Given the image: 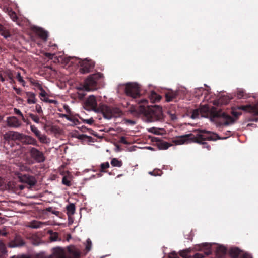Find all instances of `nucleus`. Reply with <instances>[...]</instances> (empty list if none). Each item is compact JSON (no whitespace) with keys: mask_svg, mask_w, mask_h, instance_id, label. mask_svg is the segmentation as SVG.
Returning a JSON list of instances; mask_svg holds the SVG:
<instances>
[{"mask_svg":"<svg viewBox=\"0 0 258 258\" xmlns=\"http://www.w3.org/2000/svg\"><path fill=\"white\" fill-rule=\"evenodd\" d=\"M221 139L216 133L206 130H198L195 134L190 133L177 137L174 143L178 145L185 143H196L202 145L203 148L209 150L211 147L205 141H216Z\"/></svg>","mask_w":258,"mask_h":258,"instance_id":"obj_1","label":"nucleus"},{"mask_svg":"<svg viewBox=\"0 0 258 258\" xmlns=\"http://www.w3.org/2000/svg\"><path fill=\"white\" fill-rule=\"evenodd\" d=\"M85 106L86 109L101 113L103 117L107 119L120 117L122 114L121 110L117 107H112L105 104H100L98 107L96 98L94 95H90L87 98Z\"/></svg>","mask_w":258,"mask_h":258,"instance_id":"obj_2","label":"nucleus"},{"mask_svg":"<svg viewBox=\"0 0 258 258\" xmlns=\"http://www.w3.org/2000/svg\"><path fill=\"white\" fill-rule=\"evenodd\" d=\"M141 111L145 114L147 120L149 122L162 121L164 119L162 107L158 106H145L148 103V100L142 99L138 100Z\"/></svg>","mask_w":258,"mask_h":258,"instance_id":"obj_3","label":"nucleus"},{"mask_svg":"<svg viewBox=\"0 0 258 258\" xmlns=\"http://www.w3.org/2000/svg\"><path fill=\"white\" fill-rule=\"evenodd\" d=\"M234 117L226 114L221 110H216L212 112L211 115L213 121L218 125H229L234 123L241 115V112L233 110L231 112Z\"/></svg>","mask_w":258,"mask_h":258,"instance_id":"obj_4","label":"nucleus"},{"mask_svg":"<svg viewBox=\"0 0 258 258\" xmlns=\"http://www.w3.org/2000/svg\"><path fill=\"white\" fill-rule=\"evenodd\" d=\"M103 77V74L97 73L89 76L85 80L84 87L87 91L94 90L97 89L98 84Z\"/></svg>","mask_w":258,"mask_h":258,"instance_id":"obj_5","label":"nucleus"},{"mask_svg":"<svg viewBox=\"0 0 258 258\" xmlns=\"http://www.w3.org/2000/svg\"><path fill=\"white\" fill-rule=\"evenodd\" d=\"M125 93L127 96L137 98L140 95V86L136 83H127L125 87Z\"/></svg>","mask_w":258,"mask_h":258,"instance_id":"obj_6","label":"nucleus"},{"mask_svg":"<svg viewBox=\"0 0 258 258\" xmlns=\"http://www.w3.org/2000/svg\"><path fill=\"white\" fill-rule=\"evenodd\" d=\"M80 64V72L82 74H86L90 72L94 69L95 62L92 60L85 59L81 60L79 62Z\"/></svg>","mask_w":258,"mask_h":258,"instance_id":"obj_7","label":"nucleus"},{"mask_svg":"<svg viewBox=\"0 0 258 258\" xmlns=\"http://www.w3.org/2000/svg\"><path fill=\"white\" fill-rule=\"evenodd\" d=\"M29 153L31 157L36 163H40L45 161V157L43 153L35 147L29 148Z\"/></svg>","mask_w":258,"mask_h":258,"instance_id":"obj_8","label":"nucleus"},{"mask_svg":"<svg viewBox=\"0 0 258 258\" xmlns=\"http://www.w3.org/2000/svg\"><path fill=\"white\" fill-rule=\"evenodd\" d=\"M70 253L72 254L73 257H67L62 249L59 247L53 249V254L57 258H79L80 253L76 250L70 251Z\"/></svg>","mask_w":258,"mask_h":258,"instance_id":"obj_9","label":"nucleus"},{"mask_svg":"<svg viewBox=\"0 0 258 258\" xmlns=\"http://www.w3.org/2000/svg\"><path fill=\"white\" fill-rule=\"evenodd\" d=\"M20 142L23 145L38 146L37 140L33 137L22 134Z\"/></svg>","mask_w":258,"mask_h":258,"instance_id":"obj_10","label":"nucleus"},{"mask_svg":"<svg viewBox=\"0 0 258 258\" xmlns=\"http://www.w3.org/2000/svg\"><path fill=\"white\" fill-rule=\"evenodd\" d=\"M23 239L19 235H16L14 239L9 243V246L11 248L21 247L25 245Z\"/></svg>","mask_w":258,"mask_h":258,"instance_id":"obj_11","label":"nucleus"},{"mask_svg":"<svg viewBox=\"0 0 258 258\" xmlns=\"http://www.w3.org/2000/svg\"><path fill=\"white\" fill-rule=\"evenodd\" d=\"M7 124L9 127L13 128H18L21 126V122L15 116L7 117Z\"/></svg>","mask_w":258,"mask_h":258,"instance_id":"obj_12","label":"nucleus"},{"mask_svg":"<svg viewBox=\"0 0 258 258\" xmlns=\"http://www.w3.org/2000/svg\"><path fill=\"white\" fill-rule=\"evenodd\" d=\"M32 30L38 35L43 40L46 41L48 38V33L42 28L34 26L32 27Z\"/></svg>","mask_w":258,"mask_h":258,"instance_id":"obj_13","label":"nucleus"},{"mask_svg":"<svg viewBox=\"0 0 258 258\" xmlns=\"http://www.w3.org/2000/svg\"><path fill=\"white\" fill-rule=\"evenodd\" d=\"M30 129L32 132L38 138L40 142L42 143L47 142L46 136L45 135H41V132L34 125H31Z\"/></svg>","mask_w":258,"mask_h":258,"instance_id":"obj_14","label":"nucleus"},{"mask_svg":"<svg viewBox=\"0 0 258 258\" xmlns=\"http://www.w3.org/2000/svg\"><path fill=\"white\" fill-rule=\"evenodd\" d=\"M20 180L22 182L26 183L29 185L30 187L34 186L37 182L34 176L28 175H24L21 177Z\"/></svg>","mask_w":258,"mask_h":258,"instance_id":"obj_15","label":"nucleus"},{"mask_svg":"<svg viewBox=\"0 0 258 258\" xmlns=\"http://www.w3.org/2000/svg\"><path fill=\"white\" fill-rule=\"evenodd\" d=\"M179 91H168L165 93L166 100L167 102L174 101L177 102L179 99L178 95Z\"/></svg>","mask_w":258,"mask_h":258,"instance_id":"obj_16","label":"nucleus"},{"mask_svg":"<svg viewBox=\"0 0 258 258\" xmlns=\"http://www.w3.org/2000/svg\"><path fill=\"white\" fill-rule=\"evenodd\" d=\"M22 133L15 131H9L5 135V137L7 139L12 140L20 141Z\"/></svg>","mask_w":258,"mask_h":258,"instance_id":"obj_17","label":"nucleus"},{"mask_svg":"<svg viewBox=\"0 0 258 258\" xmlns=\"http://www.w3.org/2000/svg\"><path fill=\"white\" fill-rule=\"evenodd\" d=\"M229 255L232 258H237L238 256H241L243 252L237 247L231 248L229 250Z\"/></svg>","mask_w":258,"mask_h":258,"instance_id":"obj_18","label":"nucleus"},{"mask_svg":"<svg viewBox=\"0 0 258 258\" xmlns=\"http://www.w3.org/2000/svg\"><path fill=\"white\" fill-rule=\"evenodd\" d=\"M26 96L27 97V102L29 104H35L36 102V95L34 93L31 92H27Z\"/></svg>","mask_w":258,"mask_h":258,"instance_id":"obj_19","label":"nucleus"},{"mask_svg":"<svg viewBox=\"0 0 258 258\" xmlns=\"http://www.w3.org/2000/svg\"><path fill=\"white\" fill-rule=\"evenodd\" d=\"M30 84L35 87L36 89L39 90L40 91L43 89L41 84L38 80H36L33 78L29 79Z\"/></svg>","mask_w":258,"mask_h":258,"instance_id":"obj_20","label":"nucleus"},{"mask_svg":"<svg viewBox=\"0 0 258 258\" xmlns=\"http://www.w3.org/2000/svg\"><path fill=\"white\" fill-rule=\"evenodd\" d=\"M227 252V249L223 246H219L217 248L216 253L218 257H222Z\"/></svg>","mask_w":258,"mask_h":258,"instance_id":"obj_21","label":"nucleus"},{"mask_svg":"<svg viewBox=\"0 0 258 258\" xmlns=\"http://www.w3.org/2000/svg\"><path fill=\"white\" fill-rule=\"evenodd\" d=\"M72 176L70 175H65L62 179V183L67 186H71L72 184L71 182Z\"/></svg>","mask_w":258,"mask_h":258,"instance_id":"obj_22","label":"nucleus"},{"mask_svg":"<svg viewBox=\"0 0 258 258\" xmlns=\"http://www.w3.org/2000/svg\"><path fill=\"white\" fill-rule=\"evenodd\" d=\"M43 225V223L34 220L30 223L29 226L32 228H39Z\"/></svg>","mask_w":258,"mask_h":258,"instance_id":"obj_23","label":"nucleus"},{"mask_svg":"<svg viewBox=\"0 0 258 258\" xmlns=\"http://www.w3.org/2000/svg\"><path fill=\"white\" fill-rule=\"evenodd\" d=\"M67 214L70 216L73 215L75 212V206L73 203L70 204L67 206Z\"/></svg>","mask_w":258,"mask_h":258,"instance_id":"obj_24","label":"nucleus"},{"mask_svg":"<svg viewBox=\"0 0 258 258\" xmlns=\"http://www.w3.org/2000/svg\"><path fill=\"white\" fill-rule=\"evenodd\" d=\"M123 163L121 160H119L117 158H113L111 161V165L113 167H120Z\"/></svg>","mask_w":258,"mask_h":258,"instance_id":"obj_25","label":"nucleus"},{"mask_svg":"<svg viewBox=\"0 0 258 258\" xmlns=\"http://www.w3.org/2000/svg\"><path fill=\"white\" fill-rule=\"evenodd\" d=\"M202 246L203 248H204L206 250V251L204 252V253L205 255H208L211 254L212 251L211 250V244L207 243H203L202 244Z\"/></svg>","mask_w":258,"mask_h":258,"instance_id":"obj_26","label":"nucleus"},{"mask_svg":"<svg viewBox=\"0 0 258 258\" xmlns=\"http://www.w3.org/2000/svg\"><path fill=\"white\" fill-rule=\"evenodd\" d=\"M161 96L157 94L155 92L152 91L150 94V100L151 101L156 102L160 100Z\"/></svg>","mask_w":258,"mask_h":258,"instance_id":"obj_27","label":"nucleus"},{"mask_svg":"<svg viewBox=\"0 0 258 258\" xmlns=\"http://www.w3.org/2000/svg\"><path fill=\"white\" fill-rule=\"evenodd\" d=\"M171 146V144L165 141H161L158 143V147L161 150L167 149Z\"/></svg>","mask_w":258,"mask_h":258,"instance_id":"obj_28","label":"nucleus"},{"mask_svg":"<svg viewBox=\"0 0 258 258\" xmlns=\"http://www.w3.org/2000/svg\"><path fill=\"white\" fill-rule=\"evenodd\" d=\"M7 251L5 245L2 242H0V258H5Z\"/></svg>","mask_w":258,"mask_h":258,"instance_id":"obj_29","label":"nucleus"},{"mask_svg":"<svg viewBox=\"0 0 258 258\" xmlns=\"http://www.w3.org/2000/svg\"><path fill=\"white\" fill-rule=\"evenodd\" d=\"M237 97L238 99L244 98L246 99L247 97V96L244 90L240 89L238 90L237 92Z\"/></svg>","mask_w":258,"mask_h":258,"instance_id":"obj_30","label":"nucleus"},{"mask_svg":"<svg viewBox=\"0 0 258 258\" xmlns=\"http://www.w3.org/2000/svg\"><path fill=\"white\" fill-rule=\"evenodd\" d=\"M28 115L35 123H39L40 122V118L38 115L31 113H28Z\"/></svg>","mask_w":258,"mask_h":258,"instance_id":"obj_31","label":"nucleus"},{"mask_svg":"<svg viewBox=\"0 0 258 258\" xmlns=\"http://www.w3.org/2000/svg\"><path fill=\"white\" fill-rule=\"evenodd\" d=\"M201 112V109H196L194 110L192 112L191 118L192 119H196L198 118Z\"/></svg>","mask_w":258,"mask_h":258,"instance_id":"obj_32","label":"nucleus"},{"mask_svg":"<svg viewBox=\"0 0 258 258\" xmlns=\"http://www.w3.org/2000/svg\"><path fill=\"white\" fill-rule=\"evenodd\" d=\"M110 165L108 162L102 163L100 165V171L101 172H106L105 169L109 167Z\"/></svg>","mask_w":258,"mask_h":258,"instance_id":"obj_33","label":"nucleus"},{"mask_svg":"<svg viewBox=\"0 0 258 258\" xmlns=\"http://www.w3.org/2000/svg\"><path fill=\"white\" fill-rule=\"evenodd\" d=\"M9 15L13 21L16 22L17 21L18 17L14 11L10 10L9 12Z\"/></svg>","mask_w":258,"mask_h":258,"instance_id":"obj_34","label":"nucleus"},{"mask_svg":"<svg viewBox=\"0 0 258 258\" xmlns=\"http://www.w3.org/2000/svg\"><path fill=\"white\" fill-rule=\"evenodd\" d=\"M1 32V35L5 38H7L11 36V34L9 31L6 29V28L4 27L3 28V31H0Z\"/></svg>","mask_w":258,"mask_h":258,"instance_id":"obj_35","label":"nucleus"},{"mask_svg":"<svg viewBox=\"0 0 258 258\" xmlns=\"http://www.w3.org/2000/svg\"><path fill=\"white\" fill-rule=\"evenodd\" d=\"M35 110L39 116H42L43 115V112L40 104H37L35 105Z\"/></svg>","mask_w":258,"mask_h":258,"instance_id":"obj_36","label":"nucleus"},{"mask_svg":"<svg viewBox=\"0 0 258 258\" xmlns=\"http://www.w3.org/2000/svg\"><path fill=\"white\" fill-rule=\"evenodd\" d=\"M51 236L50 239L52 241H55L58 240V234L57 232H52L51 231Z\"/></svg>","mask_w":258,"mask_h":258,"instance_id":"obj_37","label":"nucleus"},{"mask_svg":"<svg viewBox=\"0 0 258 258\" xmlns=\"http://www.w3.org/2000/svg\"><path fill=\"white\" fill-rule=\"evenodd\" d=\"M48 94L46 92V91L43 89L42 90L40 91L39 93V97L40 99L43 101V99H46L47 98Z\"/></svg>","mask_w":258,"mask_h":258,"instance_id":"obj_38","label":"nucleus"},{"mask_svg":"<svg viewBox=\"0 0 258 258\" xmlns=\"http://www.w3.org/2000/svg\"><path fill=\"white\" fill-rule=\"evenodd\" d=\"M16 78L19 82L22 83L23 86H25V81L23 80V77L21 76L20 73H18L16 76Z\"/></svg>","mask_w":258,"mask_h":258,"instance_id":"obj_39","label":"nucleus"},{"mask_svg":"<svg viewBox=\"0 0 258 258\" xmlns=\"http://www.w3.org/2000/svg\"><path fill=\"white\" fill-rule=\"evenodd\" d=\"M43 101L46 103H52L54 104H56L57 103V101L55 100L49 99L48 98H46V99H43Z\"/></svg>","mask_w":258,"mask_h":258,"instance_id":"obj_40","label":"nucleus"},{"mask_svg":"<svg viewBox=\"0 0 258 258\" xmlns=\"http://www.w3.org/2000/svg\"><path fill=\"white\" fill-rule=\"evenodd\" d=\"M46 210L47 211L50 212L56 216H58L59 214V211L53 210L52 207H48Z\"/></svg>","mask_w":258,"mask_h":258,"instance_id":"obj_41","label":"nucleus"},{"mask_svg":"<svg viewBox=\"0 0 258 258\" xmlns=\"http://www.w3.org/2000/svg\"><path fill=\"white\" fill-rule=\"evenodd\" d=\"M170 118L172 121H175L177 119V117L175 113H172L171 112H168Z\"/></svg>","mask_w":258,"mask_h":258,"instance_id":"obj_42","label":"nucleus"},{"mask_svg":"<svg viewBox=\"0 0 258 258\" xmlns=\"http://www.w3.org/2000/svg\"><path fill=\"white\" fill-rule=\"evenodd\" d=\"M91 245H92L91 241L89 239H88L87 240V244L86 246V249L87 251L90 250L91 248Z\"/></svg>","mask_w":258,"mask_h":258,"instance_id":"obj_43","label":"nucleus"},{"mask_svg":"<svg viewBox=\"0 0 258 258\" xmlns=\"http://www.w3.org/2000/svg\"><path fill=\"white\" fill-rule=\"evenodd\" d=\"M119 141L121 143H122L125 145H127L129 143L126 140V138L123 136L121 137Z\"/></svg>","mask_w":258,"mask_h":258,"instance_id":"obj_44","label":"nucleus"},{"mask_svg":"<svg viewBox=\"0 0 258 258\" xmlns=\"http://www.w3.org/2000/svg\"><path fill=\"white\" fill-rule=\"evenodd\" d=\"M14 112H15L16 114H17V115H18L20 116L21 117H22L23 116V115L22 113V112H21V111H20L19 109H18L15 108V109H14Z\"/></svg>","mask_w":258,"mask_h":258,"instance_id":"obj_45","label":"nucleus"},{"mask_svg":"<svg viewBox=\"0 0 258 258\" xmlns=\"http://www.w3.org/2000/svg\"><path fill=\"white\" fill-rule=\"evenodd\" d=\"M13 89L18 95H20L21 94L22 90L20 88H17L16 87H14Z\"/></svg>","mask_w":258,"mask_h":258,"instance_id":"obj_46","label":"nucleus"},{"mask_svg":"<svg viewBox=\"0 0 258 258\" xmlns=\"http://www.w3.org/2000/svg\"><path fill=\"white\" fill-rule=\"evenodd\" d=\"M204 255L202 253H197L194 255V258H203Z\"/></svg>","mask_w":258,"mask_h":258,"instance_id":"obj_47","label":"nucleus"},{"mask_svg":"<svg viewBox=\"0 0 258 258\" xmlns=\"http://www.w3.org/2000/svg\"><path fill=\"white\" fill-rule=\"evenodd\" d=\"M84 122L91 125L94 123V120L92 118H90L89 119L84 120Z\"/></svg>","mask_w":258,"mask_h":258,"instance_id":"obj_48","label":"nucleus"},{"mask_svg":"<svg viewBox=\"0 0 258 258\" xmlns=\"http://www.w3.org/2000/svg\"><path fill=\"white\" fill-rule=\"evenodd\" d=\"M89 138V136L86 135H84V134H82V135H79L78 136V138L79 139H81V140H84V139H85L86 138Z\"/></svg>","mask_w":258,"mask_h":258,"instance_id":"obj_49","label":"nucleus"},{"mask_svg":"<svg viewBox=\"0 0 258 258\" xmlns=\"http://www.w3.org/2000/svg\"><path fill=\"white\" fill-rule=\"evenodd\" d=\"M125 122L131 125H134L135 124L136 122L135 121L133 120H130V119H126L125 120Z\"/></svg>","mask_w":258,"mask_h":258,"instance_id":"obj_50","label":"nucleus"},{"mask_svg":"<svg viewBox=\"0 0 258 258\" xmlns=\"http://www.w3.org/2000/svg\"><path fill=\"white\" fill-rule=\"evenodd\" d=\"M22 120L25 122L27 124H30L31 122L28 119H26L24 116L22 117Z\"/></svg>","mask_w":258,"mask_h":258,"instance_id":"obj_51","label":"nucleus"},{"mask_svg":"<svg viewBox=\"0 0 258 258\" xmlns=\"http://www.w3.org/2000/svg\"><path fill=\"white\" fill-rule=\"evenodd\" d=\"M240 258H251L248 254L243 253Z\"/></svg>","mask_w":258,"mask_h":258,"instance_id":"obj_52","label":"nucleus"},{"mask_svg":"<svg viewBox=\"0 0 258 258\" xmlns=\"http://www.w3.org/2000/svg\"><path fill=\"white\" fill-rule=\"evenodd\" d=\"M45 55H46V56H47L49 58L52 59L53 54H51L50 53H46Z\"/></svg>","mask_w":258,"mask_h":258,"instance_id":"obj_53","label":"nucleus"},{"mask_svg":"<svg viewBox=\"0 0 258 258\" xmlns=\"http://www.w3.org/2000/svg\"><path fill=\"white\" fill-rule=\"evenodd\" d=\"M180 255L183 257H185L186 255V252L185 251H181L180 253Z\"/></svg>","mask_w":258,"mask_h":258,"instance_id":"obj_54","label":"nucleus"},{"mask_svg":"<svg viewBox=\"0 0 258 258\" xmlns=\"http://www.w3.org/2000/svg\"><path fill=\"white\" fill-rule=\"evenodd\" d=\"M156 130V128H155V127H152V128H150V129L149 130V131H150V132H152V133H156V132L155 131Z\"/></svg>","mask_w":258,"mask_h":258,"instance_id":"obj_55","label":"nucleus"},{"mask_svg":"<svg viewBox=\"0 0 258 258\" xmlns=\"http://www.w3.org/2000/svg\"><path fill=\"white\" fill-rule=\"evenodd\" d=\"M4 183V182L3 178L0 177V186H2L3 185Z\"/></svg>","mask_w":258,"mask_h":258,"instance_id":"obj_56","label":"nucleus"},{"mask_svg":"<svg viewBox=\"0 0 258 258\" xmlns=\"http://www.w3.org/2000/svg\"><path fill=\"white\" fill-rule=\"evenodd\" d=\"M88 129L85 127V126H82V131L83 132H86V130H87Z\"/></svg>","mask_w":258,"mask_h":258,"instance_id":"obj_57","label":"nucleus"},{"mask_svg":"<svg viewBox=\"0 0 258 258\" xmlns=\"http://www.w3.org/2000/svg\"><path fill=\"white\" fill-rule=\"evenodd\" d=\"M24 188H25V186L24 185H20L19 186V188H20V190H23V189H24Z\"/></svg>","mask_w":258,"mask_h":258,"instance_id":"obj_58","label":"nucleus"},{"mask_svg":"<svg viewBox=\"0 0 258 258\" xmlns=\"http://www.w3.org/2000/svg\"><path fill=\"white\" fill-rule=\"evenodd\" d=\"M0 80H1V81L2 82H4L5 81L4 78L1 75H0Z\"/></svg>","mask_w":258,"mask_h":258,"instance_id":"obj_59","label":"nucleus"},{"mask_svg":"<svg viewBox=\"0 0 258 258\" xmlns=\"http://www.w3.org/2000/svg\"><path fill=\"white\" fill-rule=\"evenodd\" d=\"M6 234H7V233L6 232H2L0 230V235H3V236H5V235H6Z\"/></svg>","mask_w":258,"mask_h":258,"instance_id":"obj_60","label":"nucleus"},{"mask_svg":"<svg viewBox=\"0 0 258 258\" xmlns=\"http://www.w3.org/2000/svg\"><path fill=\"white\" fill-rule=\"evenodd\" d=\"M4 27V26L0 24V31H3Z\"/></svg>","mask_w":258,"mask_h":258,"instance_id":"obj_61","label":"nucleus"},{"mask_svg":"<svg viewBox=\"0 0 258 258\" xmlns=\"http://www.w3.org/2000/svg\"><path fill=\"white\" fill-rule=\"evenodd\" d=\"M203 90L204 89L202 88H199L197 89V92H198V91L199 92H201V91H203Z\"/></svg>","mask_w":258,"mask_h":258,"instance_id":"obj_62","label":"nucleus"},{"mask_svg":"<svg viewBox=\"0 0 258 258\" xmlns=\"http://www.w3.org/2000/svg\"><path fill=\"white\" fill-rule=\"evenodd\" d=\"M149 173H150V174L152 175H154V176H155V175H156V174H154V173H153V172H150Z\"/></svg>","mask_w":258,"mask_h":258,"instance_id":"obj_63","label":"nucleus"},{"mask_svg":"<svg viewBox=\"0 0 258 258\" xmlns=\"http://www.w3.org/2000/svg\"><path fill=\"white\" fill-rule=\"evenodd\" d=\"M70 238H71V235H69L68 238H67V240H69Z\"/></svg>","mask_w":258,"mask_h":258,"instance_id":"obj_64","label":"nucleus"}]
</instances>
